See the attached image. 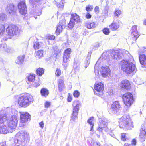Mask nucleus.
Returning <instances> with one entry per match:
<instances>
[{
	"instance_id": "nucleus-1",
	"label": "nucleus",
	"mask_w": 146,
	"mask_h": 146,
	"mask_svg": "<svg viewBox=\"0 0 146 146\" xmlns=\"http://www.w3.org/2000/svg\"><path fill=\"white\" fill-rule=\"evenodd\" d=\"M125 52V50H110L104 52L102 58L108 61L111 60L113 59L118 60L123 57V53Z\"/></svg>"
},
{
	"instance_id": "nucleus-2",
	"label": "nucleus",
	"mask_w": 146,
	"mask_h": 146,
	"mask_svg": "<svg viewBox=\"0 0 146 146\" xmlns=\"http://www.w3.org/2000/svg\"><path fill=\"white\" fill-rule=\"evenodd\" d=\"M133 61L134 59L132 57L129 60H124L121 61L120 63L121 69L127 74H130L133 72H135L136 69L135 65L133 62Z\"/></svg>"
},
{
	"instance_id": "nucleus-3",
	"label": "nucleus",
	"mask_w": 146,
	"mask_h": 146,
	"mask_svg": "<svg viewBox=\"0 0 146 146\" xmlns=\"http://www.w3.org/2000/svg\"><path fill=\"white\" fill-rule=\"evenodd\" d=\"M32 96L29 94H22L18 98V103L21 107L26 108L30 105L33 102Z\"/></svg>"
},
{
	"instance_id": "nucleus-4",
	"label": "nucleus",
	"mask_w": 146,
	"mask_h": 146,
	"mask_svg": "<svg viewBox=\"0 0 146 146\" xmlns=\"http://www.w3.org/2000/svg\"><path fill=\"white\" fill-rule=\"evenodd\" d=\"M119 123L120 127L124 129H130L133 127V123L128 114L123 115L119 119Z\"/></svg>"
},
{
	"instance_id": "nucleus-5",
	"label": "nucleus",
	"mask_w": 146,
	"mask_h": 146,
	"mask_svg": "<svg viewBox=\"0 0 146 146\" xmlns=\"http://www.w3.org/2000/svg\"><path fill=\"white\" fill-rule=\"evenodd\" d=\"M6 30L7 35L11 37L14 36H19L21 31L19 27L14 25H9L6 28Z\"/></svg>"
},
{
	"instance_id": "nucleus-6",
	"label": "nucleus",
	"mask_w": 146,
	"mask_h": 146,
	"mask_svg": "<svg viewBox=\"0 0 146 146\" xmlns=\"http://www.w3.org/2000/svg\"><path fill=\"white\" fill-rule=\"evenodd\" d=\"M14 139V142L15 143L20 144L22 142H23L26 140L29 139V134L26 131H21L17 133Z\"/></svg>"
},
{
	"instance_id": "nucleus-7",
	"label": "nucleus",
	"mask_w": 146,
	"mask_h": 146,
	"mask_svg": "<svg viewBox=\"0 0 146 146\" xmlns=\"http://www.w3.org/2000/svg\"><path fill=\"white\" fill-rule=\"evenodd\" d=\"M17 111L14 110H12L11 115V117L8 121L7 125L11 129H14L16 127L17 123V118L16 115Z\"/></svg>"
},
{
	"instance_id": "nucleus-8",
	"label": "nucleus",
	"mask_w": 146,
	"mask_h": 146,
	"mask_svg": "<svg viewBox=\"0 0 146 146\" xmlns=\"http://www.w3.org/2000/svg\"><path fill=\"white\" fill-rule=\"evenodd\" d=\"M108 121L106 118L100 119L98 127L97 129V131L99 132L100 134L104 133V132H106L108 131Z\"/></svg>"
},
{
	"instance_id": "nucleus-9",
	"label": "nucleus",
	"mask_w": 146,
	"mask_h": 146,
	"mask_svg": "<svg viewBox=\"0 0 146 146\" xmlns=\"http://www.w3.org/2000/svg\"><path fill=\"white\" fill-rule=\"evenodd\" d=\"M122 98L124 103L127 107L130 106L134 100L132 94L129 92L124 94Z\"/></svg>"
},
{
	"instance_id": "nucleus-10",
	"label": "nucleus",
	"mask_w": 146,
	"mask_h": 146,
	"mask_svg": "<svg viewBox=\"0 0 146 146\" xmlns=\"http://www.w3.org/2000/svg\"><path fill=\"white\" fill-rule=\"evenodd\" d=\"M139 58L141 64L146 65V48H143L139 51Z\"/></svg>"
},
{
	"instance_id": "nucleus-11",
	"label": "nucleus",
	"mask_w": 146,
	"mask_h": 146,
	"mask_svg": "<svg viewBox=\"0 0 146 146\" xmlns=\"http://www.w3.org/2000/svg\"><path fill=\"white\" fill-rule=\"evenodd\" d=\"M72 106L74 108L73 110L72 115L71 116V120L74 121L77 118V116L79 109L80 104L77 102L74 101L73 103Z\"/></svg>"
},
{
	"instance_id": "nucleus-12",
	"label": "nucleus",
	"mask_w": 146,
	"mask_h": 146,
	"mask_svg": "<svg viewBox=\"0 0 146 146\" xmlns=\"http://www.w3.org/2000/svg\"><path fill=\"white\" fill-rule=\"evenodd\" d=\"M121 108L119 103L118 101H115L111 105L110 110V112L111 114H115L119 111Z\"/></svg>"
},
{
	"instance_id": "nucleus-13",
	"label": "nucleus",
	"mask_w": 146,
	"mask_h": 146,
	"mask_svg": "<svg viewBox=\"0 0 146 146\" xmlns=\"http://www.w3.org/2000/svg\"><path fill=\"white\" fill-rule=\"evenodd\" d=\"M20 121L21 123H25L31 119V115L29 113L26 112H20Z\"/></svg>"
},
{
	"instance_id": "nucleus-14",
	"label": "nucleus",
	"mask_w": 146,
	"mask_h": 146,
	"mask_svg": "<svg viewBox=\"0 0 146 146\" xmlns=\"http://www.w3.org/2000/svg\"><path fill=\"white\" fill-rule=\"evenodd\" d=\"M18 8L20 13L25 15L27 12V9L25 3L23 1H21L18 5Z\"/></svg>"
},
{
	"instance_id": "nucleus-15",
	"label": "nucleus",
	"mask_w": 146,
	"mask_h": 146,
	"mask_svg": "<svg viewBox=\"0 0 146 146\" xmlns=\"http://www.w3.org/2000/svg\"><path fill=\"white\" fill-rule=\"evenodd\" d=\"M146 136V123L143 124L140 130V133L139 138L141 142L145 141Z\"/></svg>"
},
{
	"instance_id": "nucleus-16",
	"label": "nucleus",
	"mask_w": 146,
	"mask_h": 146,
	"mask_svg": "<svg viewBox=\"0 0 146 146\" xmlns=\"http://www.w3.org/2000/svg\"><path fill=\"white\" fill-rule=\"evenodd\" d=\"M137 28L136 26H133L131 30V37L132 40L134 41H135L139 36Z\"/></svg>"
},
{
	"instance_id": "nucleus-17",
	"label": "nucleus",
	"mask_w": 146,
	"mask_h": 146,
	"mask_svg": "<svg viewBox=\"0 0 146 146\" xmlns=\"http://www.w3.org/2000/svg\"><path fill=\"white\" fill-rule=\"evenodd\" d=\"M100 73L102 76L105 78L109 76L110 75V70L107 66H102L100 71Z\"/></svg>"
},
{
	"instance_id": "nucleus-18",
	"label": "nucleus",
	"mask_w": 146,
	"mask_h": 146,
	"mask_svg": "<svg viewBox=\"0 0 146 146\" xmlns=\"http://www.w3.org/2000/svg\"><path fill=\"white\" fill-rule=\"evenodd\" d=\"M71 52V49L70 48H68L65 50L64 54L63 55V62L66 63L69 60L70 57V54Z\"/></svg>"
},
{
	"instance_id": "nucleus-19",
	"label": "nucleus",
	"mask_w": 146,
	"mask_h": 146,
	"mask_svg": "<svg viewBox=\"0 0 146 146\" xmlns=\"http://www.w3.org/2000/svg\"><path fill=\"white\" fill-rule=\"evenodd\" d=\"M65 19H63L59 23L58 25L57 26L56 30L55 31L57 35H59L62 31L63 26L65 24Z\"/></svg>"
},
{
	"instance_id": "nucleus-20",
	"label": "nucleus",
	"mask_w": 146,
	"mask_h": 146,
	"mask_svg": "<svg viewBox=\"0 0 146 146\" xmlns=\"http://www.w3.org/2000/svg\"><path fill=\"white\" fill-rule=\"evenodd\" d=\"M121 23L120 21H117L116 22L113 21L110 26V28L113 31L117 30L119 27V25Z\"/></svg>"
},
{
	"instance_id": "nucleus-21",
	"label": "nucleus",
	"mask_w": 146,
	"mask_h": 146,
	"mask_svg": "<svg viewBox=\"0 0 146 146\" xmlns=\"http://www.w3.org/2000/svg\"><path fill=\"white\" fill-rule=\"evenodd\" d=\"M94 88L98 93H102L104 89L103 84L101 82L97 84L94 85Z\"/></svg>"
},
{
	"instance_id": "nucleus-22",
	"label": "nucleus",
	"mask_w": 146,
	"mask_h": 146,
	"mask_svg": "<svg viewBox=\"0 0 146 146\" xmlns=\"http://www.w3.org/2000/svg\"><path fill=\"white\" fill-rule=\"evenodd\" d=\"M121 85L122 88L126 90L129 89L130 88V83L128 80L126 79L121 81Z\"/></svg>"
},
{
	"instance_id": "nucleus-23",
	"label": "nucleus",
	"mask_w": 146,
	"mask_h": 146,
	"mask_svg": "<svg viewBox=\"0 0 146 146\" xmlns=\"http://www.w3.org/2000/svg\"><path fill=\"white\" fill-rule=\"evenodd\" d=\"M6 10L9 14H13L14 10V6L13 4L11 3L7 4Z\"/></svg>"
},
{
	"instance_id": "nucleus-24",
	"label": "nucleus",
	"mask_w": 146,
	"mask_h": 146,
	"mask_svg": "<svg viewBox=\"0 0 146 146\" xmlns=\"http://www.w3.org/2000/svg\"><path fill=\"white\" fill-rule=\"evenodd\" d=\"M64 80L60 78L58 79V87L59 90L60 91H62L63 88H64Z\"/></svg>"
},
{
	"instance_id": "nucleus-25",
	"label": "nucleus",
	"mask_w": 146,
	"mask_h": 146,
	"mask_svg": "<svg viewBox=\"0 0 146 146\" xmlns=\"http://www.w3.org/2000/svg\"><path fill=\"white\" fill-rule=\"evenodd\" d=\"M71 19H73V21L77 22H80V20L79 16L76 13L72 14L71 15Z\"/></svg>"
},
{
	"instance_id": "nucleus-26",
	"label": "nucleus",
	"mask_w": 146,
	"mask_h": 146,
	"mask_svg": "<svg viewBox=\"0 0 146 146\" xmlns=\"http://www.w3.org/2000/svg\"><path fill=\"white\" fill-rule=\"evenodd\" d=\"M25 56L24 55L18 56L15 61V62L18 64H22L24 61Z\"/></svg>"
},
{
	"instance_id": "nucleus-27",
	"label": "nucleus",
	"mask_w": 146,
	"mask_h": 146,
	"mask_svg": "<svg viewBox=\"0 0 146 146\" xmlns=\"http://www.w3.org/2000/svg\"><path fill=\"white\" fill-rule=\"evenodd\" d=\"M86 26L88 29H91L94 28L96 26V24L94 22H88L85 25Z\"/></svg>"
},
{
	"instance_id": "nucleus-28",
	"label": "nucleus",
	"mask_w": 146,
	"mask_h": 146,
	"mask_svg": "<svg viewBox=\"0 0 146 146\" xmlns=\"http://www.w3.org/2000/svg\"><path fill=\"white\" fill-rule=\"evenodd\" d=\"M40 93L42 96L46 97L49 94V91L45 88H42L40 90Z\"/></svg>"
},
{
	"instance_id": "nucleus-29",
	"label": "nucleus",
	"mask_w": 146,
	"mask_h": 146,
	"mask_svg": "<svg viewBox=\"0 0 146 146\" xmlns=\"http://www.w3.org/2000/svg\"><path fill=\"white\" fill-rule=\"evenodd\" d=\"M91 57V54L88 53L87 56L85 60L86 65L85 66V68H87L89 65L90 62V58Z\"/></svg>"
},
{
	"instance_id": "nucleus-30",
	"label": "nucleus",
	"mask_w": 146,
	"mask_h": 146,
	"mask_svg": "<svg viewBox=\"0 0 146 146\" xmlns=\"http://www.w3.org/2000/svg\"><path fill=\"white\" fill-rule=\"evenodd\" d=\"M7 119V116L3 114H0V124L5 123Z\"/></svg>"
},
{
	"instance_id": "nucleus-31",
	"label": "nucleus",
	"mask_w": 146,
	"mask_h": 146,
	"mask_svg": "<svg viewBox=\"0 0 146 146\" xmlns=\"http://www.w3.org/2000/svg\"><path fill=\"white\" fill-rule=\"evenodd\" d=\"M94 117H90L88 120L87 122L90 125L91 129L90 131H92L93 130L94 124L93 123L92 121L94 120Z\"/></svg>"
},
{
	"instance_id": "nucleus-32",
	"label": "nucleus",
	"mask_w": 146,
	"mask_h": 146,
	"mask_svg": "<svg viewBox=\"0 0 146 146\" xmlns=\"http://www.w3.org/2000/svg\"><path fill=\"white\" fill-rule=\"evenodd\" d=\"M1 128L0 130L1 131V133H2L3 134H5L7 133L8 132V129L6 126L2 125L1 126Z\"/></svg>"
},
{
	"instance_id": "nucleus-33",
	"label": "nucleus",
	"mask_w": 146,
	"mask_h": 146,
	"mask_svg": "<svg viewBox=\"0 0 146 146\" xmlns=\"http://www.w3.org/2000/svg\"><path fill=\"white\" fill-rule=\"evenodd\" d=\"M35 78V76L33 74H29L27 77L28 81L29 82H33Z\"/></svg>"
},
{
	"instance_id": "nucleus-34",
	"label": "nucleus",
	"mask_w": 146,
	"mask_h": 146,
	"mask_svg": "<svg viewBox=\"0 0 146 146\" xmlns=\"http://www.w3.org/2000/svg\"><path fill=\"white\" fill-rule=\"evenodd\" d=\"M44 51L42 50H39L36 52L35 56L36 57L40 58L43 56Z\"/></svg>"
},
{
	"instance_id": "nucleus-35",
	"label": "nucleus",
	"mask_w": 146,
	"mask_h": 146,
	"mask_svg": "<svg viewBox=\"0 0 146 146\" xmlns=\"http://www.w3.org/2000/svg\"><path fill=\"white\" fill-rule=\"evenodd\" d=\"M75 25V22L73 21V19H70L68 24V28L70 29H72L74 27Z\"/></svg>"
},
{
	"instance_id": "nucleus-36",
	"label": "nucleus",
	"mask_w": 146,
	"mask_h": 146,
	"mask_svg": "<svg viewBox=\"0 0 146 146\" xmlns=\"http://www.w3.org/2000/svg\"><path fill=\"white\" fill-rule=\"evenodd\" d=\"M37 75L39 76H42L44 72V69L42 68H39L36 70Z\"/></svg>"
},
{
	"instance_id": "nucleus-37",
	"label": "nucleus",
	"mask_w": 146,
	"mask_h": 146,
	"mask_svg": "<svg viewBox=\"0 0 146 146\" xmlns=\"http://www.w3.org/2000/svg\"><path fill=\"white\" fill-rule=\"evenodd\" d=\"M6 15L2 13L0 14V22H2L5 21L6 19Z\"/></svg>"
},
{
	"instance_id": "nucleus-38",
	"label": "nucleus",
	"mask_w": 146,
	"mask_h": 146,
	"mask_svg": "<svg viewBox=\"0 0 146 146\" xmlns=\"http://www.w3.org/2000/svg\"><path fill=\"white\" fill-rule=\"evenodd\" d=\"M0 49L1 50L7 51V47L5 44H3L0 45Z\"/></svg>"
},
{
	"instance_id": "nucleus-39",
	"label": "nucleus",
	"mask_w": 146,
	"mask_h": 146,
	"mask_svg": "<svg viewBox=\"0 0 146 146\" xmlns=\"http://www.w3.org/2000/svg\"><path fill=\"white\" fill-rule=\"evenodd\" d=\"M40 47V44L38 42H36L34 44L33 47L35 49H38Z\"/></svg>"
},
{
	"instance_id": "nucleus-40",
	"label": "nucleus",
	"mask_w": 146,
	"mask_h": 146,
	"mask_svg": "<svg viewBox=\"0 0 146 146\" xmlns=\"http://www.w3.org/2000/svg\"><path fill=\"white\" fill-rule=\"evenodd\" d=\"M103 32L105 34L108 35L110 33L109 29L108 28H104L103 30Z\"/></svg>"
},
{
	"instance_id": "nucleus-41",
	"label": "nucleus",
	"mask_w": 146,
	"mask_h": 146,
	"mask_svg": "<svg viewBox=\"0 0 146 146\" xmlns=\"http://www.w3.org/2000/svg\"><path fill=\"white\" fill-rule=\"evenodd\" d=\"M56 4L58 7L59 8H63L64 5V3L61 2L60 3L57 2Z\"/></svg>"
},
{
	"instance_id": "nucleus-42",
	"label": "nucleus",
	"mask_w": 146,
	"mask_h": 146,
	"mask_svg": "<svg viewBox=\"0 0 146 146\" xmlns=\"http://www.w3.org/2000/svg\"><path fill=\"white\" fill-rule=\"evenodd\" d=\"M55 38V37L54 35H49L48 36L47 39L48 40H54Z\"/></svg>"
},
{
	"instance_id": "nucleus-43",
	"label": "nucleus",
	"mask_w": 146,
	"mask_h": 146,
	"mask_svg": "<svg viewBox=\"0 0 146 146\" xmlns=\"http://www.w3.org/2000/svg\"><path fill=\"white\" fill-rule=\"evenodd\" d=\"M56 76H59L61 74V71L60 69L57 68L55 72Z\"/></svg>"
},
{
	"instance_id": "nucleus-44",
	"label": "nucleus",
	"mask_w": 146,
	"mask_h": 146,
	"mask_svg": "<svg viewBox=\"0 0 146 146\" xmlns=\"http://www.w3.org/2000/svg\"><path fill=\"white\" fill-rule=\"evenodd\" d=\"M80 95L79 92L77 90H76L74 91L73 93V95L74 96L78 97Z\"/></svg>"
},
{
	"instance_id": "nucleus-45",
	"label": "nucleus",
	"mask_w": 146,
	"mask_h": 146,
	"mask_svg": "<svg viewBox=\"0 0 146 146\" xmlns=\"http://www.w3.org/2000/svg\"><path fill=\"white\" fill-rule=\"evenodd\" d=\"M121 13V11L120 10H117L114 13L115 17L118 16Z\"/></svg>"
},
{
	"instance_id": "nucleus-46",
	"label": "nucleus",
	"mask_w": 146,
	"mask_h": 146,
	"mask_svg": "<svg viewBox=\"0 0 146 146\" xmlns=\"http://www.w3.org/2000/svg\"><path fill=\"white\" fill-rule=\"evenodd\" d=\"M93 8V6H89L86 7V10L87 11H90Z\"/></svg>"
},
{
	"instance_id": "nucleus-47",
	"label": "nucleus",
	"mask_w": 146,
	"mask_h": 146,
	"mask_svg": "<svg viewBox=\"0 0 146 146\" xmlns=\"http://www.w3.org/2000/svg\"><path fill=\"white\" fill-rule=\"evenodd\" d=\"M121 139L123 141H125L126 139V134L125 133H123L121 134Z\"/></svg>"
},
{
	"instance_id": "nucleus-48",
	"label": "nucleus",
	"mask_w": 146,
	"mask_h": 146,
	"mask_svg": "<svg viewBox=\"0 0 146 146\" xmlns=\"http://www.w3.org/2000/svg\"><path fill=\"white\" fill-rule=\"evenodd\" d=\"M39 125L40 127L42 128L43 129L44 127V123L43 121L40 122L39 123Z\"/></svg>"
},
{
	"instance_id": "nucleus-49",
	"label": "nucleus",
	"mask_w": 146,
	"mask_h": 146,
	"mask_svg": "<svg viewBox=\"0 0 146 146\" xmlns=\"http://www.w3.org/2000/svg\"><path fill=\"white\" fill-rule=\"evenodd\" d=\"M40 83L38 82H35L33 84V86L35 87H38L40 85Z\"/></svg>"
},
{
	"instance_id": "nucleus-50",
	"label": "nucleus",
	"mask_w": 146,
	"mask_h": 146,
	"mask_svg": "<svg viewBox=\"0 0 146 146\" xmlns=\"http://www.w3.org/2000/svg\"><path fill=\"white\" fill-rule=\"evenodd\" d=\"M50 103L48 102H46L45 103V107L48 108L50 106Z\"/></svg>"
},
{
	"instance_id": "nucleus-51",
	"label": "nucleus",
	"mask_w": 146,
	"mask_h": 146,
	"mask_svg": "<svg viewBox=\"0 0 146 146\" xmlns=\"http://www.w3.org/2000/svg\"><path fill=\"white\" fill-rule=\"evenodd\" d=\"M99 8L98 6L95 7L94 9V11L95 13H98L99 12Z\"/></svg>"
},
{
	"instance_id": "nucleus-52",
	"label": "nucleus",
	"mask_w": 146,
	"mask_h": 146,
	"mask_svg": "<svg viewBox=\"0 0 146 146\" xmlns=\"http://www.w3.org/2000/svg\"><path fill=\"white\" fill-rule=\"evenodd\" d=\"M94 146H100V143L99 142H96L93 143Z\"/></svg>"
},
{
	"instance_id": "nucleus-53",
	"label": "nucleus",
	"mask_w": 146,
	"mask_h": 146,
	"mask_svg": "<svg viewBox=\"0 0 146 146\" xmlns=\"http://www.w3.org/2000/svg\"><path fill=\"white\" fill-rule=\"evenodd\" d=\"M136 143V141L135 139H133L132 141V145H135Z\"/></svg>"
},
{
	"instance_id": "nucleus-54",
	"label": "nucleus",
	"mask_w": 146,
	"mask_h": 146,
	"mask_svg": "<svg viewBox=\"0 0 146 146\" xmlns=\"http://www.w3.org/2000/svg\"><path fill=\"white\" fill-rule=\"evenodd\" d=\"M86 17L88 19L90 18L91 17V15L89 13H88L86 15Z\"/></svg>"
},
{
	"instance_id": "nucleus-55",
	"label": "nucleus",
	"mask_w": 146,
	"mask_h": 146,
	"mask_svg": "<svg viewBox=\"0 0 146 146\" xmlns=\"http://www.w3.org/2000/svg\"><path fill=\"white\" fill-rule=\"evenodd\" d=\"M108 10V5H106L104 9V10L105 12H107Z\"/></svg>"
},
{
	"instance_id": "nucleus-56",
	"label": "nucleus",
	"mask_w": 146,
	"mask_h": 146,
	"mask_svg": "<svg viewBox=\"0 0 146 146\" xmlns=\"http://www.w3.org/2000/svg\"><path fill=\"white\" fill-rule=\"evenodd\" d=\"M100 46V44L98 42H97L96 43L94 47H99Z\"/></svg>"
},
{
	"instance_id": "nucleus-57",
	"label": "nucleus",
	"mask_w": 146,
	"mask_h": 146,
	"mask_svg": "<svg viewBox=\"0 0 146 146\" xmlns=\"http://www.w3.org/2000/svg\"><path fill=\"white\" fill-rule=\"evenodd\" d=\"M6 143L5 142H3L0 143V146H5Z\"/></svg>"
},
{
	"instance_id": "nucleus-58",
	"label": "nucleus",
	"mask_w": 146,
	"mask_h": 146,
	"mask_svg": "<svg viewBox=\"0 0 146 146\" xmlns=\"http://www.w3.org/2000/svg\"><path fill=\"white\" fill-rule=\"evenodd\" d=\"M72 100V98H71V97L70 98L69 97H68V102H71Z\"/></svg>"
},
{
	"instance_id": "nucleus-59",
	"label": "nucleus",
	"mask_w": 146,
	"mask_h": 146,
	"mask_svg": "<svg viewBox=\"0 0 146 146\" xmlns=\"http://www.w3.org/2000/svg\"><path fill=\"white\" fill-rule=\"evenodd\" d=\"M124 146H131L130 144H128V143H125V144Z\"/></svg>"
},
{
	"instance_id": "nucleus-60",
	"label": "nucleus",
	"mask_w": 146,
	"mask_h": 146,
	"mask_svg": "<svg viewBox=\"0 0 146 146\" xmlns=\"http://www.w3.org/2000/svg\"><path fill=\"white\" fill-rule=\"evenodd\" d=\"M41 13L40 12L36 13V15L39 16L41 14Z\"/></svg>"
},
{
	"instance_id": "nucleus-61",
	"label": "nucleus",
	"mask_w": 146,
	"mask_h": 146,
	"mask_svg": "<svg viewBox=\"0 0 146 146\" xmlns=\"http://www.w3.org/2000/svg\"><path fill=\"white\" fill-rule=\"evenodd\" d=\"M63 65L65 68H66L67 66V64H63Z\"/></svg>"
},
{
	"instance_id": "nucleus-62",
	"label": "nucleus",
	"mask_w": 146,
	"mask_h": 146,
	"mask_svg": "<svg viewBox=\"0 0 146 146\" xmlns=\"http://www.w3.org/2000/svg\"><path fill=\"white\" fill-rule=\"evenodd\" d=\"M97 64L96 63V65H95V66L94 67L95 72L96 71V69H97V66H96Z\"/></svg>"
},
{
	"instance_id": "nucleus-63",
	"label": "nucleus",
	"mask_w": 146,
	"mask_h": 146,
	"mask_svg": "<svg viewBox=\"0 0 146 146\" xmlns=\"http://www.w3.org/2000/svg\"><path fill=\"white\" fill-rule=\"evenodd\" d=\"M94 94H97V95H100V94H99V93H97V92H94Z\"/></svg>"
},
{
	"instance_id": "nucleus-64",
	"label": "nucleus",
	"mask_w": 146,
	"mask_h": 146,
	"mask_svg": "<svg viewBox=\"0 0 146 146\" xmlns=\"http://www.w3.org/2000/svg\"><path fill=\"white\" fill-rule=\"evenodd\" d=\"M143 24L146 25V19H145L143 22Z\"/></svg>"
}]
</instances>
